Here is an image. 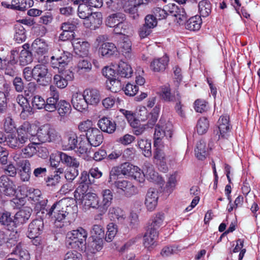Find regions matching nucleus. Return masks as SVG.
I'll use <instances>...</instances> for the list:
<instances>
[{
  "mask_svg": "<svg viewBox=\"0 0 260 260\" xmlns=\"http://www.w3.org/2000/svg\"><path fill=\"white\" fill-rule=\"evenodd\" d=\"M117 232V225L113 223L109 224L107 226V231L105 237V240L107 242H111Z\"/></svg>",
  "mask_w": 260,
  "mask_h": 260,
  "instance_id": "55",
  "label": "nucleus"
},
{
  "mask_svg": "<svg viewBox=\"0 0 260 260\" xmlns=\"http://www.w3.org/2000/svg\"><path fill=\"white\" fill-rule=\"evenodd\" d=\"M72 45L76 54L80 56L84 57L88 55L90 44L86 41L79 40H74Z\"/></svg>",
  "mask_w": 260,
  "mask_h": 260,
  "instance_id": "22",
  "label": "nucleus"
},
{
  "mask_svg": "<svg viewBox=\"0 0 260 260\" xmlns=\"http://www.w3.org/2000/svg\"><path fill=\"white\" fill-rule=\"evenodd\" d=\"M103 75L110 81L111 87H110L113 92H118L121 88L120 80L116 71L109 67H105L102 70Z\"/></svg>",
  "mask_w": 260,
  "mask_h": 260,
  "instance_id": "8",
  "label": "nucleus"
},
{
  "mask_svg": "<svg viewBox=\"0 0 260 260\" xmlns=\"http://www.w3.org/2000/svg\"><path fill=\"white\" fill-rule=\"evenodd\" d=\"M87 237V232L81 227L70 231L66 235V246L68 249L85 251L86 250Z\"/></svg>",
  "mask_w": 260,
  "mask_h": 260,
  "instance_id": "3",
  "label": "nucleus"
},
{
  "mask_svg": "<svg viewBox=\"0 0 260 260\" xmlns=\"http://www.w3.org/2000/svg\"><path fill=\"white\" fill-rule=\"evenodd\" d=\"M117 49L113 43H103L99 48V53L105 58H109L116 55Z\"/></svg>",
  "mask_w": 260,
  "mask_h": 260,
  "instance_id": "21",
  "label": "nucleus"
},
{
  "mask_svg": "<svg viewBox=\"0 0 260 260\" xmlns=\"http://www.w3.org/2000/svg\"><path fill=\"white\" fill-rule=\"evenodd\" d=\"M42 217L54 221L55 225L61 228L65 225L71 224L76 217L73 207L66 205L61 200L55 202L47 210Z\"/></svg>",
  "mask_w": 260,
  "mask_h": 260,
  "instance_id": "1",
  "label": "nucleus"
},
{
  "mask_svg": "<svg viewBox=\"0 0 260 260\" xmlns=\"http://www.w3.org/2000/svg\"><path fill=\"white\" fill-rule=\"evenodd\" d=\"M83 94L89 105H96L101 100L100 92L95 88H87L84 90Z\"/></svg>",
  "mask_w": 260,
  "mask_h": 260,
  "instance_id": "24",
  "label": "nucleus"
},
{
  "mask_svg": "<svg viewBox=\"0 0 260 260\" xmlns=\"http://www.w3.org/2000/svg\"><path fill=\"white\" fill-rule=\"evenodd\" d=\"M117 70L119 79L120 78H128L133 74L131 66L124 61L119 62Z\"/></svg>",
  "mask_w": 260,
  "mask_h": 260,
  "instance_id": "32",
  "label": "nucleus"
},
{
  "mask_svg": "<svg viewBox=\"0 0 260 260\" xmlns=\"http://www.w3.org/2000/svg\"><path fill=\"white\" fill-rule=\"evenodd\" d=\"M16 101L19 105L21 107L22 111L21 114L23 113L27 112L31 115L34 113L32 108L30 106L29 102L25 96L22 94H18L16 98Z\"/></svg>",
  "mask_w": 260,
  "mask_h": 260,
  "instance_id": "40",
  "label": "nucleus"
},
{
  "mask_svg": "<svg viewBox=\"0 0 260 260\" xmlns=\"http://www.w3.org/2000/svg\"><path fill=\"white\" fill-rule=\"evenodd\" d=\"M56 110L61 118L67 117L71 112V105L69 102L64 100H60Z\"/></svg>",
  "mask_w": 260,
  "mask_h": 260,
  "instance_id": "34",
  "label": "nucleus"
},
{
  "mask_svg": "<svg viewBox=\"0 0 260 260\" xmlns=\"http://www.w3.org/2000/svg\"><path fill=\"white\" fill-rule=\"evenodd\" d=\"M146 177L148 180L153 182H156L158 184H161L164 182L161 177H159L158 173L152 169L147 170L146 173Z\"/></svg>",
  "mask_w": 260,
  "mask_h": 260,
  "instance_id": "60",
  "label": "nucleus"
},
{
  "mask_svg": "<svg viewBox=\"0 0 260 260\" xmlns=\"http://www.w3.org/2000/svg\"><path fill=\"white\" fill-rule=\"evenodd\" d=\"M103 200L101 202V211L106 212L108 207L111 205L113 200V193L110 189H107L102 190Z\"/></svg>",
  "mask_w": 260,
  "mask_h": 260,
  "instance_id": "33",
  "label": "nucleus"
},
{
  "mask_svg": "<svg viewBox=\"0 0 260 260\" xmlns=\"http://www.w3.org/2000/svg\"><path fill=\"white\" fill-rule=\"evenodd\" d=\"M31 108H32V110H41L44 109L46 110V102L44 98L40 95H36L34 96L31 100Z\"/></svg>",
  "mask_w": 260,
  "mask_h": 260,
  "instance_id": "51",
  "label": "nucleus"
},
{
  "mask_svg": "<svg viewBox=\"0 0 260 260\" xmlns=\"http://www.w3.org/2000/svg\"><path fill=\"white\" fill-rule=\"evenodd\" d=\"M62 147L64 150H74L78 146V137L73 131L64 133L61 140Z\"/></svg>",
  "mask_w": 260,
  "mask_h": 260,
  "instance_id": "13",
  "label": "nucleus"
},
{
  "mask_svg": "<svg viewBox=\"0 0 260 260\" xmlns=\"http://www.w3.org/2000/svg\"><path fill=\"white\" fill-rule=\"evenodd\" d=\"M74 74V73L70 70L59 71L58 74H55L53 77L54 86L60 89L66 88L68 84V82L73 80Z\"/></svg>",
  "mask_w": 260,
  "mask_h": 260,
  "instance_id": "7",
  "label": "nucleus"
},
{
  "mask_svg": "<svg viewBox=\"0 0 260 260\" xmlns=\"http://www.w3.org/2000/svg\"><path fill=\"white\" fill-rule=\"evenodd\" d=\"M158 233L146 229L143 236V245L149 251L152 250L157 245Z\"/></svg>",
  "mask_w": 260,
  "mask_h": 260,
  "instance_id": "18",
  "label": "nucleus"
},
{
  "mask_svg": "<svg viewBox=\"0 0 260 260\" xmlns=\"http://www.w3.org/2000/svg\"><path fill=\"white\" fill-rule=\"evenodd\" d=\"M44 229L43 219L36 218L32 220L28 224L26 236L27 237H33L36 235H41Z\"/></svg>",
  "mask_w": 260,
  "mask_h": 260,
  "instance_id": "14",
  "label": "nucleus"
},
{
  "mask_svg": "<svg viewBox=\"0 0 260 260\" xmlns=\"http://www.w3.org/2000/svg\"><path fill=\"white\" fill-rule=\"evenodd\" d=\"M34 5L33 0H12V10L24 11Z\"/></svg>",
  "mask_w": 260,
  "mask_h": 260,
  "instance_id": "35",
  "label": "nucleus"
},
{
  "mask_svg": "<svg viewBox=\"0 0 260 260\" xmlns=\"http://www.w3.org/2000/svg\"><path fill=\"white\" fill-rule=\"evenodd\" d=\"M122 89L126 95L133 96L135 95L139 91V87L136 85L127 83L125 87H122Z\"/></svg>",
  "mask_w": 260,
  "mask_h": 260,
  "instance_id": "62",
  "label": "nucleus"
},
{
  "mask_svg": "<svg viewBox=\"0 0 260 260\" xmlns=\"http://www.w3.org/2000/svg\"><path fill=\"white\" fill-rule=\"evenodd\" d=\"M119 49L125 57H130L132 51V42L127 37L123 38L118 43Z\"/></svg>",
  "mask_w": 260,
  "mask_h": 260,
  "instance_id": "37",
  "label": "nucleus"
},
{
  "mask_svg": "<svg viewBox=\"0 0 260 260\" xmlns=\"http://www.w3.org/2000/svg\"><path fill=\"white\" fill-rule=\"evenodd\" d=\"M0 187L3 194L7 196H13L16 192L14 182L7 177V175H2L0 177Z\"/></svg>",
  "mask_w": 260,
  "mask_h": 260,
  "instance_id": "15",
  "label": "nucleus"
},
{
  "mask_svg": "<svg viewBox=\"0 0 260 260\" xmlns=\"http://www.w3.org/2000/svg\"><path fill=\"white\" fill-rule=\"evenodd\" d=\"M161 99L166 102H174L176 100V94H172L169 86H162L160 91Z\"/></svg>",
  "mask_w": 260,
  "mask_h": 260,
  "instance_id": "47",
  "label": "nucleus"
},
{
  "mask_svg": "<svg viewBox=\"0 0 260 260\" xmlns=\"http://www.w3.org/2000/svg\"><path fill=\"white\" fill-rule=\"evenodd\" d=\"M132 245V243L130 241H128L125 243L119 249H118L119 255L121 256L122 260H134L136 257L135 254L133 252H129L128 251V250L129 249Z\"/></svg>",
  "mask_w": 260,
  "mask_h": 260,
  "instance_id": "36",
  "label": "nucleus"
},
{
  "mask_svg": "<svg viewBox=\"0 0 260 260\" xmlns=\"http://www.w3.org/2000/svg\"><path fill=\"white\" fill-rule=\"evenodd\" d=\"M164 128L161 126V119H160L159 122L156 125L155 132L154 134V147H156L158 144H161V139L164 137H166V133L164 131Z\"/></svg>",
  "mask_w": 260,
  "mask_h": 260,
  "instance_id": "39",
  "label": "nucleus"
},
{
  "mask_svg": "<svg viewBox=\"0 0 260 260\" xmlns=\"http://www.w3.org/2000/svg\"><path fill=\"white\" fill-rule=\"evenodd\" d=\"M132 25L125 20L118 22V23L113 28V32L117 35L125 36L131 34Z\"/></svg>",
  "mask_w": 260,
  "mask_h": 260,
  "instance_id": "30",
  "label": "nucleus"
},
{
  "mask_svg": "<svg viewBox=\"0 0 260 260\" xmlns=\"http://www.w3.org/2000/svg\"><path fill=\"white\" fill-rule=\"evenodd\" d=\"M176 102L175 106V110L176 112L181 117L184 118L185 117V113L183 109L184 107L183 104L181 103V96L178 91H176Z\"/></svg>",
  "mask_w": 260,
  "mask_h": 260,
  "instance_id": "54",
  "label": "nucleus"
},
{
  "mask_svg": "<svg viewBox=\"0 0 260 260\" xmlns=\"http://www.w3.org/2000/svg\"><path fill=\"white\" fill-rule=\"evenodd\" d=\"M31 129V124L25 121L17 128L15 133H10L6 135L0 131V143H6V145L14 150L20 149L29 141Z\"/></svg>",
  "mask_w": 260,
  "mask_h": 260,
  "instance_id": "2",
  "label": "nucleus"
},
{
  "mask_svg": "<svg viewBox=\"0 0 260 260\" xmlns=\"http://www.w3.org/2000/svg\"><path fill=\"white\" fill-rule=\"evenodd\" d=\"M126 20L125 15L121 12H116L109 15L106 18L105 23L107 26L114 28L118 22Z\"/></svg>",
  "mask_w": 260,
  "mask_h": 260,
  "instance_id": "31",
  "label": "nucleus"
},
{
  "mask_svg": "<svg viewBox=\"0 0 260 260\" xmlns=\"http://www.w3.org/2000/svg\"><path fill=\"white\" fill-rule=\"evenodd\" d=\"M35 205V210L37 212V213H39L41 212L42 215H45L46 210H47L48 208L50 207H47V205L48 203L47 199H43V197L42 198H40L39 201H37Z\"/></svg>",
  "mask_w": 260,
  "mask_h": 260,
  "instance_id": "57",
  "label": "nucleus"
},
{
  "mask_svg": "<svg viewBox=\"0 0 260 260\" xmlns=\"http://www.w3.org/2000/svg\"><path fill=\"white\" fill-rule=\"evenodd\" d=\"M209 121L207 117H200L196 126L197 133L200 135L206 134L209 129Z\"/></svg>",
  "mask_w": 260,
  "mask_h": 260,
  "instance_id": "44",
  "label": "nucleus"
},
{
  "mask_svg": "<svg viewBox=\"0 0 260 260\" xmlns=\"http://www.w3.org/2000/svg\"><path fill=\"white\" fill-rule=\"evenodd\" d=\"M27 196L29 199L35 202L39 201L40 198H42V192L39 189L30 188L27 191Z\"/></svg>",
  "mask_w": 260,
  "mask_h": 260,
  "instance_id": "63",
  "label": "nucleus"
},
{
  "mask_svg": "<svg viewBox=\"0 0 260 260\" xmlns=\"http://www.w3.org/2000/svg\"><path fill=\"white\" fill-rule=\"evenodd\" d=\"M60 159L63 164L66 165L67 166H69L70 168L74 167L75 168H79L80 165L79 162L76 159V158L60 151Z\"/></svg>",
  "mask_w": 260,
  "mask_h": 260,
  "instance_id": "46",
  "label": "nucleus"
},
{
  "mask_svg": "<svg viewBox=\"0 0 260 260\" xmlns=\"http://www.w3.org/2000/svg\"><path fill=\"white\" fill-rule=\"evenodd\" d=\"M84 204L89 207L96 208L101 211V202L98 196L94 193L88 192L82 198Z\"/></svg>",
  "mask_w": 260,
  "mask_h": 260,
  "instance_id": "28",
  "label": "nucleus"
},
{
  "mask_svg": "<svg viewBox=\"0 0 260 260\" xmlns=\"http://www.w3.org/2000/svg\"><path fill=\"white\" fill-rule=\"evenodd\" d=\"M92 237L94 239L101 238L103 240L105 236L104 230L103 227L100 225L94 224L91 230Z\"/></svg>",
  "mask_w": 260,
  "mask_h": 260,
  "instance_id": "59",
  "label": "nucleus"
},
{
  "mask_svg": "<svg viewBox=\"0 0 260 260\" xmlns=\"http://www.w3.org/2000/svg\"><path fill=\"white\" fill-rule=\"evenodd\" d=\"M86 139L91 146L96 147L101 145L104 140L103 133L98 128L94 127L86 133Z\"/></svg>",
  "mask_w": 260,
  "mask_h": 260,
  "instance_id": "17",
  "label": "nucleus"
},
{
  "mask_svg": "<svg viewBox=\"0 0 260 260\" xmlns=\"http://www.w3.org/2000/svg\"><path fill=\"white\" fill-rule=\"evenodd\" d=\"M194 151L197 157L200 160H204L208 154L206 143L203 140H200L197 143V148Z\"/></svg>",
  "mask_w": 260,
  "mask_h": 260,
  "instance_id": "45",
  "label": "nucleus"
},
{
  "mask_svg": "<svg viewBox=\"0 0 260 260\" xmlns=\"http://www.w3.org/2000/svg\"><path fill=\"white\" fill-rule=\"evenodd\" d=\"M198 8L200 16L206 17L211 13L212 5L209 1L202 0L199 3Z\"/></svg>",
  "mask_w": 260,
  "mask_h": 260,
  "instance_id": "41",
  "label": "nucleus"
},
{
  "mask_svg": "<svg viewBox=\"0 0 260 260\" xmlns=\"http://www.w3.org/2000/svg\"><path fill=\"white\" fill-rule=\"evenodd\" d=\"M72 58V55L69 52L60 51L54 52L50 57V66L53 69H57L59 71L65 70V67L68 64Z\"/></svg>",
  "mask_w": 260,
  "mask_h": 260,
  "instance_id": "5",
  "label": "nucleus"
},
{
  "mask_svg": "<svg viewBox=\"0 0 260 260\" xmlns=\"http://www.w3.org/2000/svg\"><path fill=\"white\" fill-rule=\"evenodd\" d=\"M117 192L126 197H131L138 192V189L131 181L119 179L114 182Z\"/></svg>",
  "mask_w": 260,
  "mask_h": 260,
  "instance_id": "6",
  "label": "nucleus"
},
{
  "mask_svg": "<svg viewBox=\"0 0 260 260\" xmlns=\"http://www.w3.org/2000/svg\"><path fill=\"white\" fill-rule=\"evenodd\" d=\"M45 102L46 111L50 112L56 111L57 106L60 102L59 93L57 88L53 85L50 86L48 98Z\"/></svg>",
  "mask_w": 260,
  "mask_h": 260,
  "instance_id": "10",
  "label": "nucleus"
},
{
  "mask_svg": "<svg viewBox=\"0 0 260 260\" xmlns=\"http://www.w3.org/2000/svg\"><path fill=\"white\" fill-rule=\"evenodd\" d=\"M44 64H37L34 67V79L39 84L46 86L50 82V77H48V69Z\"/></svg>",
  "mask_w": 260,
  "mask_h": 260,
  "instance_id": "9",
  "label": "nucleus"
},
{
  "mask_svg": "<svg viewBox=\"0 0 260 260\" xmlns=\"http://www.w3.org/2000/svg\"><path fill=\"white\" fill-rule=\"evenodd\" d=\"M121 174L119 167H113L110 171L108 182L114 185V182L118 180V176Z\"/></svg>",
  "mask_w": 260,
  "mask_h": 260,
  "instance_id": "61",
  "label": "nucleus"
},
{
  "mask_svg": "<svg viewBox=\"0 0 260 260\" xmlns=\"http://www.w3.org/2000/svg\"><path fill=\"white\" fill-rule=\"evenodd\" d=\"M103 240L101 238H93V241L91 242L88 245L87 249V254L89 255L91 254H95L97 252L100 251L103 248Z\"/></svg>",
  "mask_w": 260,
  "mask_h": 260,
  "instance_id": "43",
  "label": "nucleus"
},
{
  "mask_svg": "<svg viewBox=\"0 0 260 260\" xmlns=\"http://www.w3.org/2000/svg\"><path fill=\"white\" fill-rule=\"evenodd\" d=\"M31 50L34 53L38 61L41 63H47L49 60L48 52V45L46 43L40 38L36 39L32 43Z\"/></svg>",
  "mask_w": 260,
  "mask_h": 260,
  "instance_id": "4",
  "label": "nucleus"
},
{
  "mask_svg": "<svg viewBox=\"0 0 260 260\" xmlns=\"http://www.w3.org/2000/svg\"><path fill=\"white\" fill-rule=\"evenodd\" d=\"M15 35L14 39L18 43L25 41L26 38V30L23 26L17 23L14 25Z\"/></svg>",
  "mask_w": 260,
  "mask_h": 260,
  "instance_id": "42",
  "label": "nucleus"
},
{
  "mask_svg": "<svg viewBox=\"0 0 260 260\" xmlns=\"http://www.w3.org/2000/svg\"><path fill=\"white\" fill-rule=\"evenodd\" d=\"M0 223L7 227L9 231L13 230L16 228L15 218L10 212L7 211H1Z\"/></svg>",
  "mask_w": 260,
  "mask_h": 260,
  "instance_id": "27",
  "label": "nucleus"
},
{
  "mask_svg": "<svg viewBox=\"0 0 260 260\" xmlns=\"http://www.w3.org/2000/svg\"><path fill=\"white\" fill-rule=\"evenodd\" d=\"M71 102L73 107L81 112L85 111L87 109L89 105L83 93H76L74 94Z\"/></svg>",
  "mask_w": 260,
  "mask_h": 260,
  "instance_id": "20",
  "label": "nucleus"
},
{
  "mask_svg": "<svg viewBox=\"0 0 260 260\" xmlns=\"http://www.w3.org/2000/svg\"><path fill=\"white\" fill-rule=\"evenodd\" d=\"M193 107L197 112L202 113L208 111V103L203 99H197L193 103Z\"/></svg>",
  "mask_w": 260,
  "mask_h": 260,
  "instance_id": "52",
  "label": "nucleus"
},
{
  "mask_svg": "<svg viewBox=\"0 0 260 260\" xmlns=\"http://www.w3.org/2000/svg\"><path fill=\"white\" fill-rule=\"evenodd\" d=\"M202 22L201 16L196 15L188 19L184 25L186 29L190 31H197L200 29Z\"/></svg>",
  "mask_w": 260,
  "mask_h": 260,
  "instance_id": "29",
  "label": "nucleus"
},
{
  "mask_svg": "<svg viewBox=\"0 0 260 260\" xmlns=\"http://www.w3.org/2000/svg\"><path fill=\"white\" fill-rule=\"evenodd\" d=\"M137 146L142 151L143 154L146 157L152 155L151 143L147 139H140L138 141Z\"/></svg>",
  "mask_w": 260,
  "mask_h": 260,
  "instance_id": "38",
  "label": "nucleus"
},
{
  "mask_svg": "<svg viewBox=\"0 0 260 260\" xmlns=\"http://www.w3.org/2000/svg\"><path fill=\"white\" fill-rule=\"evenodd\" d=\"M12 84L15 90L18 92H22L25 89V84L23 80L20 77L16 76L12 80Z\"/></svg>",
  "mask_w": 260,
  "mask_h": 260,
  "instance_id": "58",
  "label": "nucleus"
},
{
  "mask_svg": "<svg viewBox=\"0 0 260 260\" xmlns=\"http://www.w3.org/2000/svg\"><path fill=\"white\" fill-rule=\"evenodd\" d=\"M165 219V214L162 212H158L154 214L149 219L147 230L158 233V230L162 224Z\"/></svg>",
  "mask_w": 260,
  "mask_h": 260,
  "instance_id": "19",
  "label": "nucleus"
},
{
  "mask_svg": "<svg viewBox=\"0 0 260 260\" xmlns=\"http://www.w3.org/2000/svg\"><path fill=\"white\" fill-rule=\"evenodd\" d=\"M98 125L103 132L113 134L116 131L114 121L110 118L103 117L99 119Z\"/></svg>",
  "mask_w": 260,
  "mask_h": 260,
  "instance_id": "25",
  "label": "nucleus"
},
{
  "mask_svg": "<svg viewBox=\"0 0 260 260\" xmlns=\"http://www.w3.org/2000/svg\"><path fill=\"white\" fill-rule=\"evenodd\" d=\"M102 23V14L101 12L91 13L83 22L84 26L86 28L91 30H95L98 28Z\"/></svg>",
  "mask_w": 260,
  "mask_h": 260,
  "instance_id": "16",
  "label": "nucleus"
},
{
  "mask_svg": "<svg viewBox=\"0 0 260 260\" xmlns=\"http://www.w3.org/2000/svg\"><path fill=\"white\" fill-rule=\"evenodd\" d=\"M124 11L134 20L138 19L139 17L138 7L129 0L128 1V4L124 7Z\"/></svg>",
  "mask_w": 260,
  "mask_h": 260,
  "instance_id": "48",
  "label": "nucleus"
},
{
  "mask_svg": "<svg viewBox=\"0 0 260 260\" xmlns=\"http://www.w3.org/2000/svg\"><path fill=\"white\" fill-rule=\"evenodd\" d=\"M37 136L40 142L45 143L55 140L56 135L55 131L47 125H43L38 129Z\"/></svg>",
  "mask_w": 260,
  "mask_h": 260,
  "instance_id": "12",
  "label": "nucleus"
},
{
  "mask_svg": "<svg viewBox=\"0 0 260 260\" xmlns=\"http://www.w3.org/2000/svg\"><path fill=\"white\" fill-rule=\"evenodd\" d=\"M37 143H29L27 146L23 147L24 146L21 148V151L25 155V157H30L35 153H37Z\"/></svg>",
  "mask_w": 260,
  "mask_h": 260,
  "instance_id": "56",
  "label": "nucleus"
},
{
  "mask_svg": "<svg viewBox=\"0 0 260 260\" xmlns=\"http://www.w3.org/2000/svg\"><path fill=\"white\" fill-rule=\"evenodd\" d=\"M32 213V209L27 207H24L18 211L14 216L16 227L18 225L23 224L30 218Z\"/></svg>",
  "mask_w": 260,
  "mask_h": 260,
  "instance_id": "26",
  "label": "nucleus"
},
{
  "mask_svg": "<svg viewBox=\"0 0 260 260\" xmlns=\"http://www.w3.org/2000/svg\"><path fill=\"white\" fill-rule=\"evenodd\" d=\"M109 212L112 215V217L114 219H117L118 220L122 221L124 219V211L119 207H113L110 209Z\"/></svg>",
  "mask_w": 260,
  "mask_h": 260,
  "instance_id": "64",
  "label": "nucleus"
},
{
  "mask_svg": "<svg viewBox=\"0 0 260 260\" xmlns=\"http://www.w3.org/2000/svg\"><path fill=\"white\" fill-rule=\"evenodd\" d=\"M169 61V57L166 55L154 58L150 62V68L154 72H163L167 67Z\"/></svg>",
  "mask_w": 260,
  "mask_h": 260,
  "instance_id": "23",
  "label": "nucleus"
},
{
  "mask_svg": "<svg viewBox=\"0 0 260 260\" xmlns=\"http://www.w3.org/2000/svg\"><path fill=\"white\" fill-rule=\"evenodd\" d=\"M119 168L120 171L123 175L133 176L134 171L137 170L138 167H135L129 162H125L121 164Z\"/></svg>",
  "mask_w": 260,
  "mask_h": 260,
  "instance_id": "53",
  "label": "nucleus"
},
{
  "mask_svg": "<svg viewBox=\"0 0 260 260\" xmlns=\"http://www.w3.org/2000/svg\"><path fill=\"white\" fill-rule=\"evenodd\" d=\"M230 118L228 116H221L218 120L219 125L214 130V133L218 136L217 140L227 139L228 133L230 131Z\"/></svg>",
  "mask_w": 260,
  "mask_h": 260,
  "instance_id": "11",
  "label": "nucleus"
},
{
  "mask_svg": "<svg viewBox=\"0 0 260 260\" xmlns=\"http://www.w3.org/2000/svg\"><path fill=\"white\" fill-rule=\"evenodd\" d=\"M19 61L20 65L22 66H25L31 62L32 61L31 53L26 50L24 47V49L20 52L19 56Z\"/></svg>",
  "mask_w": 260,
  "mask_h": 260,
  "instance_id": "50",
  "label": "nucleus"
},
{
  "mask_svg": "<svg viewBox=\"0 0 260 260\" xmlns=\"http://www.w3.org/2000/svg\"><path fill=\"white\" fill-rule=\"evenodd\" d=\"M4 63L1 71H2L6 75L14 77L16 75V65L10 63L6 59H3Z\"/></svg>",
  "mask_w": 260,
  "mask_h": 260,
  "instance_id": "49",
  "label": "nucleus"
}]
</instances>
